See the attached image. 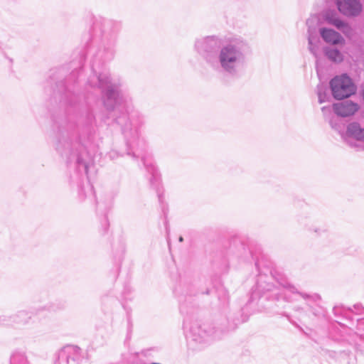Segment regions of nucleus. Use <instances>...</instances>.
Wrapping results in <instances>:
<instances>
[{"instance_id":"nucleus-5","label":"nucleus","mask_w":364,"mask_h":364,"mask_svg":"<svg viewBox=\"0 0 364 364\" xmlns=\"http://www.w3.org/2000/svg\"><path fill=\"white\" fill-rule=\"evenodd\" d=\"M321 33L323 39L332 44H338L343 43V39L341 35L331 29H322Z\"/></svg>"},{"instance_id":"nucleus-6","label":"nucleus","mask_w":364,"mask_h":364,"mask_svg":"<svg viewBox=\"0 0 364 364\" xmlns=\"http://www.w3.org/2000/svg\"><path fill=\"white\" fill-rule=\"evenodd\" d=\"M348 133L358 140H364V129L358 123L350 124L347 129Z\"/></svg>"},{"instance_id":"nucleus-9","label":"nucleus","mask_w":364,"mask_h":364,"mask_svg":"<svg viewBox=\"0 0 364 364\" xmlns=\"http://www.w3.org/2000/svg\"><path fill=\"white\" fill-rule=\"evenodd\" d=\"M362 94H363V97L364 98V89L363 90Z\"/></svg>"},{"instance_id":"nucleus-2","label":"nucleus","mask_w":364,"mask_h":364,"mask_svg":"<svg viewBox=\"0 0 364 364\" xmlns=\"http://www.w3.org/2000/svg\"><path fill=\"white\" fill-rule=\"evenodd\" d=\"M339 11L348 16H355L362 10L360 4L357 0H337Z\"/></svg>"},{"instance_id":"nucleus-4","label":"nucleus","mask_w":364,"mask_h":364,"mask_svg":"<svg viewBox=\"0 0 364 364\" xmlns=\"http://www.w3.org/2000/svg\"><path fill=\"white\" fill-rule=\"evenodd\" d=\"M237 60V50L234 47L228 46L224 47L220 54V60L221 65L225 68H228L230 63L235 62Z\"/></svg>"},{"instance_id":"nucleus-1","label":"nucleus","mask_w":364,"mask_h":364,"mask_svg":"<svg viewBox=\"0 0 364 364\" xmlns=\"http://www.w3.org/2000/svg\"><path fill=\"white\" fill-rule=\"evenodd\" d=\"M330 85L333 97L338 100L349 97L356 90L351 79L345 74L333 77Z\"/></svg>"},{"instance_id":"nucleus-3","label":"nucleus","mask_w":364,"mask_h":364,"mask_svg":"<svg viewBox=\"0 0 364 364\" xmlns=\"http://www.w3.org/2000/svg\"><path fill=\"white\" fill-rule=\"evenodd\" d=\"M335 113L341 117L353 115L358 110V105L350 101L340 102L333 106Z\"/></svg>"},{"instance_id":"nucleus-7","label":"nucleus","mask_w":364,"mask_h":364,"mask_svg":"<svg viewBox=\"0 0 364 364\" xmlns=\"http://www.w3.org/2000/svg\"><path fill=\"white\" fill-rule=\"evenodd\" d=\"M326 55L329 59L334 62H341L343 60L342 55L337 50H328Z\"/></svg>"},{"instance_id":"nucleus-8","label":"nucleus","mask_w":364,"mask_h":364,"mask_svg":"<svg viewBox=\"0 0 364 364\" xmlns=\"http://www.w3.org/2000/svg\"><path fill=\"white\" fill-rule=\"evenodd\" d=\"M328 21L329 23H331V24H333V26H336L338 28H341L345 26L344 23L338 18H332L329 19Z\"/></svg>"}]
</instances>
